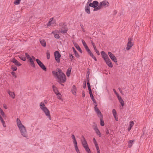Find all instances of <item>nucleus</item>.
I'll return each mask as SVG.
<instances>
[{
    "label": "nucleus",
    "mask_w": 153,
    "mask_h": 153,
    "mask_svg": "<svg viewBox=\"0 0 153 153\" xmlns=\"http://www.w3.org/2000/svg\"><path fill=\"white\" fill-rule=\"evenodd\" d=\"M109 3L107 0H105L101 1L99 3L98 2L96 1H93L92 3H90L89 6L94 8V11H97L100 10L103 8H106L109 6Z\"/></svg>",
    "instance_id": "obj_1"
},
{
    "label": "nucleus",
    "mask_w": 153,
    "mask_h": 153,
    "mask_svg": "<svg viewBox=\"0 0 153 153\" xmlns=\"http://www.w3.org/2000/svg\"><path fill=\"white\" fill-rule=\"evenodd\" d=\"M52 74L58 82L60 84L65 82L66 80V78L65 74L60 69H57L56 71H53Z\"/></svg>",
    "instance_id": "obj_2"
},
{
    "label": "nucleus",
    "mask_w": 153,
    "mask_h": 153,
    "mask_svg": "<svg viewBox=\"0 0 153 153\" xmlns=\"http://www.w3.org/2000/svg\"><path fill=\"white\" fill-rule=\"evenodd\" d=\"M16 124L21 135L24 137L27 138L28 134L26 128L19 118L16 119Z\"/></svg>",
    "instance_id": "obj_3"
},
{
    "label": "nucleus",
    "mask_w": 153,
    "mask_h": 153,
    "mask_svg": "<svg viewBox=\"0 0 153 153\" xmlns=\"http://www.w3.org/2000/svg\"><path fill=\"white\" fill-rule=\"evenodd\" d=\"M26 56L27 57L29 62H30L31 66L33 68H35V65L33 60L30 55L27 53H25Z\"/></svg>",
    "instance_id": "obj_4"
},
{
    "label": "nucleus",
    "mask_w": 153,
    "mask_h": 153,
    "mask_svg": "<svg viewBox=\"0 0 153 153\" xmlns=\"http://www.w3.org/2000/svg\"><path fill=\"white\" fill-rule=\"evenodd\" d=\"M54 55L56 60L58 63H59L60 61V58L61 56L60 53L59 51H56L55 52Z\"/></svg>",
    "instance_id": "obj_5"
},
{
    "label": "nucleus",
    "mask_w": 153,
    "mask_h": 153,
    "mask_svg": "<svg viewBox=\"0 0 153 153\" xmlns=\"http://www.w3.org/2000/svg\"><path fill=\"white\" fill-rule=\"evenodd\" d=\"M36 62L40 67L45 71H46V68L44 65L39 59H37Z\"/></svg>",
    "instance_id": "obj_6"
},
{
    "label": "nucleus",
    "mask_w": 153,
    "mask_h": 153,
    "mask_svg": "<svg viewBox=\"0 0 153 153\" xmlns=\"http://www.w3.org/2000/svg\"><path fill=\"white\" fill-rule=\"evenodd\" d=\"M42 111L44 112L45 115L47 117L49 120H51L50 112L48 108L43 110Z\"/></svg>",
    "instance_id": "obj_7"
},
{
    "label": "nucleus",
    "mask_w": 153,
    "mask_h": 153,
    "mask_svg": "<svg viewBox=\"0 0 153 153\" xmlns=\"http://www.w3.org/2000/svg\"><path fill=\"white\" fill-rule=\"evenodd\" d=\"M108 53L110 58L113 61L115 62H117V60L116 58L111 52H109Z\"/></svg>",
    "instance_id": "obj_8"
},
{
    "label": "nucleus",
    "mask_w": 153,
    "mask_h": 153,
    "mask_svg": "<svg viewBox=\"0 0 153 153\" xmlns=\"http://www.w3.org/2000/svg\"><path fill=\"white\" fill-rule=\"evenodd\" d=\"M128 40L129 41L127 44V47L126 48L127 50H129L133 45V44L131 42V39L128 38Z\"/></svg>",
    "instance_id": "obj_9"
},
{
    "label": "nucleus",
    "mask_w": 153,
    "mask_h": 153,
    "mask_svg": "<svg viewBox=\"0 0 153 153\" xmlns=\"http://www.w3.org/2000/svg\"><path fill=\"white\" fill-rule=\"evenodd\" d=\"M101 54L102 55V58L105 61V60H107L109 58L108 55L103 51H102L101 52Z\"/></svg>",
    "instance_id": "obj_10"
},
{
    "label": "nucleus",
    "mask_w": 153,
    "mask_h": 153,
    "mask_svg": "<svg viewBox=\"0 0 153 153\" xmlns=\"http://www.w3.org/2000/svg\"><path fill=\"white\" fill-rule=\"evenodd\" d=\"M56 24V21L53 20V18H52L50 19V21L47 24L48 26H54Z\"/></svg>",
    "instance_id": "obj_11"
},
{
    "label": "nucleus",
    "mask_w": 153,
    "mask_h": 153,
    "mask_svg": "<svg viewBox=\"0 0 153 153\" xmlns=\"http://www.w3.org/2000/svg\"><path fill=\"white\" fill-rule=\"evenodd\" d=\"M46 104V102L45 101L44 102H41L40 103L39 106H40V108L42 110H44V109H45L46 108H47L46 106H45V104Z\"/></svg>",
    "instance_id": "obj_12"
},
{
    "label": "nucleus",
    "mask_w": 153,
    "mask_h": 153,
    "mask_svg": "<svg viewBox=\"0 0 153 153\" xmlns=\"http://www.w3.org/2000/svg\"><path fill=\"white\" fill-rule=\"evenodd\" d=\"M68 30L67 28L65 25H63V27L59 30V31L62 33H66Z\"/></svg>",
    "instance_id": "obj_13"
},
{
    "label": "nucleus",
    "mask_w": 153,
    "mask_h": 153,
    "mask_svg": "<svg viewBox=\"0 0 153 153\" xmlns=\"http://www.w3.org/2000/svg\"><path fill=\"white\" fill-rule=\"evenodd\" d=\"M112 112L115 119L116 121H118V118L117 116L116 111L115 109H113L112 110Z\"/></svg>",
    "instance_id": "obj_14"
},
{
    "label": "nucleus",
    "mask_w": 153,
    "mask_h": 153,
    "mask_svg": "<svg viewBox=\"0 0 153 153\" xmlns=\"http://www.w3.org/2000/svg\"><path fill=\"white\" fill-rule=\"evenodd\" d=\"M105 61L108 66L111 68H112L113 67V65L112 63L109 59L105 60Z\"/></svg>",
    "instance_id": "obj_15"
},
{
    "label": "nucleus",
    "mask_w": 153,
    "mask_h": 153,
    "mask_svg": "<svg viewBox=\"0 0 153 153\" xmlns=\"http://www.w3.org/2000/svg\"><path fill=\"white\" fill-rule=\"evenodd\" d=\"M82 43L84 46V47L85 48V49L88 52V53L89 52H90L91 51H90V50L88 48V46L87 45H86V43H85V41L84 40H82Z\"/></svg>",
    "instance_id": "obj_16"
},
{
    "label": "nucleus",
    "mask_w": 153,
    "mask_h": 153,
    "mask_svg": "<svg viewBox=\"0 0 153 153\" xmlns=\"http://www.w3.org/2000/svg\"><path fill=\"white\" fill-rule=\"evenodd\" d=\"M11 61L17 66H19L21 65V64L14 58L12 59Z\"/></svg>",
    "instance_id": "obj_17"
},
{
    "label": "nucleus",
    "mask_w": 153,
    "mask_h": 153,
    "mask_svg": "<svg viewBox=\"0 0 153 153\" xmlns=\"http://www.w3.org/2000/svg\"><path fill=\"white\" fill-rule=\"evenodd\" d=\"M94 130L96 133V134L99 136V137H101V134L100 132L99 131V129L97 127H95L94 128Z\"/></svg>",
    "instance_id": "obj_18"
},
{
    "label": "nucleus",
    "mask_w": 153,
    "mask_h": 153,
    "mask_svg": "<svg viewBox=\"0 0 153 153\" xmlns=\"http://www.w3.org/2000/svg\"><path fill=\"white\" fill-rule=\"evenodd\" d=\"M82 143L84 147L88 146L87 142L84 137H83V139L82 140Z\"/></svg>",
    "instance_id": "obj_19"
},
{
    "label": "nucleus",
    "mask_w": 153,
    "mask_h": 153,
    "mask_svg": "<svg viewBox=\"0 0 153 153\" xmlns=\"http://www.w3.org/2000/svg\"><path fill=\"white\" fill-rule=\"evenodd\" d=\"M8 93L12 98L14 99L15 98V94L13 92L9 91H8Z\"/></svg>",
    "instance_id": "obj_20"
},
{
    "label": "nucleus",
    "mask_w": 153,
    "mask_h": 153,
    "mask_svg": "<svg viewBox=\"0 0 153 153\" xmlns=\"http://www.w3.org/2000/svg\"><path fill=\"white\" fill-rule=\"evenodd\" d=\"M90 7L89 5L86 6L85 7V12L88 14L90 13Z\"/></svg>",
    "instance_id": "obj_21"
},
{
    "label": "nucleus",
    "mask_w": 153,
    "mask_h": 153,
    "mask_svg": "<svg viewBox=\"0 0 153 153\" xmlns=\"http://www.w3.org/2000/svg\"><path fill=\"white\" fill-rule=\"evenodd\" d=\"M134 124V123L133 121H131L129 122V126L128 128V131H129L131 129L132 127L133 126Z\"/></svg>",
    "instance_id": "obj_22"
},
{
    "label": "nucleus",
    "mask_w": 153,
    "mask_h": 153,
    "mask_svg": "<svg viewBox=\"0 0 153 153\" xmlns=\"http://www.w3.org/2000/svg\"><path fill=\"white\" fill-rule=\"evenodd\" d=\"M76 86L74 85H73L71 89V91L72 93L74 95H75L76 93Z\"/></svg>",
    "instance_id": "obj_23"
},
{
    "label": "nucleus",
    "mask_w": 153,
    "mask_h": 153,
    "mask_svg": "<svg viewBox=\"0 0 153 153\" xmlns=\"http://www.w3.org/2000/svg\"><path fill=\"white\" fill-rule=\"evenodd\" d=\"M40 43L42 46L44 47L46 46V43L45 41L43 39H40Z\"/></svg>",
    "instance_id": "obj_24"
},
{
    "label": "nucleus",
    "mask_w": 153,
    "mask_h": 153,
    "mask_svg": "<svg viewBox=\"0 0 153 153\" xmlns=\"http://www.w3.org/2000/svg\"><path fill=\"white\" fill-rule=\"evenodd\" d=\"M52 88L53 91L56 94L59 93L58 89L55 85H53Z\"/></svg>",
    "instance_id": "obj_25"
},
{
    "label": "nucleus",
    "mask_w": 153,
    "mask_h": 153,
    "mask_svg": "<svg viewBox=\"0 0 153 153\" xmlns=\"http://www.w3.org/2000/svg\"><path fill=\"white\" fill-rule=\"evenodd\" d=\"M134 141V140H130L128 141V146L129 148L131 147L132 146L133 142Z\"/></svg>",
    "instance_id": "obj_26"
},
{
    "label": "nucleus",
    "mask_w": 153,
    "mask_h": 153,
    "mask_svg": "<svg viewBox=\"0 0 153 153\" xmlns=\"http://www.w3.org/2000/svg\"><path fill=\"white\" fill-rule=\"evenodd\" d=\"M120 102V103L121 105L122 106H123L124 105V102L121 97H120L118 99Z\"/></svg>",
    "instance_id": "obj_27"
},
{
    "label": "nucleus",
    "mask_w": 153,
    "mask_h": 153,
    "mask_svg": "<svg viewBox=\"0 0 153 153\" xmlns=\"http://www.w3.org/2000/svg\"><path fill=\"white\" fill-rule=\"evenodd\" d=\"M88 54L90 55V56L92 57V58L95 61H97V59L94 56L93 54L92 53V52H91V51L90 52H89V53H88Z\"/></svg>",
    "instance_id": "obj_28"
},
{
    "label": "nucleus",
    "mask_w": 153,
    "mask_h": 153,
    "mask_svg": "<svg viewBox=\"0 0 153 153\" xmlns=\"http://www.w3.org/2000/svg\"><path fill=\"white\" fill-rule=\"evenodd\" d=\"M84 148H85V151H86L87 152H88V153H91L90 151V150L88 146L84 147Z\"/></svg>",
    "instance_id": "obj_29"
},
{
    "label": "nucleus",
    "mask_w": 153,
    "mask_h": 153,
    "mask_svg": "<svg viewBox=\"0 0 153 153\" xmlns=\"http://www.w3.org/2000/svg\"><path fill=\"white\" fill-rule=\"evenodd\" d=\"M71 69L70 68H68V69L66 72V75L68 77L70 76L71 72Z\"/></svg>",
    "instance_id": "obj_30"
},
{
    "label": "nucleus",
    "mask_w": 153,
    "mask_h": 153,
    "mask_svg": "<svg viewBox=\"0 0 153 153\" xmlns=\"http://www.w3.org/2000/svg\"><path fill=\"white\" fill-rule=\"evenodd\" d=\"M103 118H100V125L102 126H103L105 125L104 122L103 120Z\"/></svg>",
    "instance_id": "obj_31"
},
{
    "label": "nucleus",
    "mask_w": 153,
    "mask_h": 153,
    "mask_svg": "<svg viewBox=\"0 0 153 153\" xmlns=\"http://www.w3.org/2000/svg\"><path fill=\"white\" fill-rule=\"evenodd\" d=\"M47 57L48 59H50V54L49 51L48 50L47 51Z\"/></svg>",
    "instance_id": "obj_32"
},
{
    "label": "nucleus",
    "mask_w": 153,
    "mask_h": 153,
    "mask_svg": "<svg viewBox=\"0 0 153 153\" xmlns=\"http://www.w3.org/2000/svg\"><path fill=\"white\" fill-rule=\"evenodd\" d=\"M21 0H16L14 2V4L15 5L19 4L20 3Z\"/></svg>",
    "instance_id": "obj_33"
},
{
    "label": "nucleus",
    "mask_w": 153,
    "mask_h": 153,
    "mask_svg": "<svg viewBox=\"0 0 153 153\" xmlns=\"http://www.w3.org/2000/svg\"><path fill=\"white\" fill-rule=\"evenodd\" d=\"M74 45L77 49L78 50L80 48L79 45L76 43H74Z\"/></svg>",
    "instance_id": "obj_34"
},
{
    "label": "nucleus",
    "mask_w": 153,
    "mask_h": 153,
    "mask_svg": "<svg viewBox=\"0 0 153 153\" xmlns=\"http://www.w3.org/2000/svg\"><path fill=\"white\" fill-rule=\"evenodd\" d=\"M97 114L98 117H99L100 118H103L102 115L100 111L97 113Z\"/></svg>",
    "instance_id": "obj_35"
},
{
    "label": "nucleus",
    "mask_w": 153,
    "mask_h": 153,
    "mask_svg": "<svg viewBox=\"0 0 153 153\" xmlns=\"http://www.w3.org/2000/svg\"><path fill=\"white\" fill-rule=\"evenodd\" d=\"M0 113L2 116L3 117H4V116H5V117H6V116L5 115L4 112H3L2 109L0 110Z\"/></svg>",
    "instance_id": "obj_36"
},
{
    "label": "nucleus",
    "mask_w": 153,
    "mask_h": 153,
    "mask_svg": "<svg viewBox=\"0 0 153 153\" xmlns=\"http://www.w3.org/2000/svg\"><path fill=\"white\" fill-rule=\"evenodd\" d=\"M11 69L13 71H15L17 69V68L15 66L12 65L11 66Z\"/></svg>",
    "instance_id": "obj_37"
},
{
    "label": "nucleus",
    "mask_w": 153,
    "mask_h": 153,
    "mask_svg": "<svg viewBox=\"0 0 153 153\" xmlns=\"http://www.w3.org/2000/svg\"><path fill=\"white\" fill-rule=\"evenodd\" d=\"M94 109L96 112V113H97L100 111L99 109L97 108L96 106H95L94 107Z\"/></svg>",
    "instance_id": "obj_38"
},
{
    "label": "nucleus",
    "mask_w": 153,
    "mask_h": 153,
    "mask_svg": "<svg viewBox=\"0 0 153 153\" xmlns=\"http://www.w3.org/2000/svg\"><path fill=\"white\" fill-rule=\"evenodd\" d=\"M56 95L57 96V98L58 99H61V95L60 93L59 92L56 94Z\"/></svg>",
    "instance_id": "obj_39"
},
{
    "label": "nucleus",
    "mask_w": 153,
    "mask_h": 153,
    "mask_svg": "<svg viewBox=\"0 0 153 153\" xmlns=\"http://www.w3.org/2000/svg\"><path fill=\"white\" fill-rule=\"evenodd\" d=\"M19 57L20 59L23 61H25L26 60V59L25 57H23L22 56H19Z\"/></svg>",
    "instance_id": "obj_40"
},
{
    "label": "nucleus",
    "mask_w": 153,
    "mask_h": 153,
    "mask_svg": "<svg viewBox=\"0 0 153 153\" xmlns=\"http://www.w3.org/2000/svg\"><path fill=\"white\" fill-rule=\"evenodd\" d=\"M74 54L75 56H76V57L78 58H79L80 56L79 54L77 52L76 53H75Z\"/></svg>",
    "instance_id": "obj_41"
},
{
    "label": "nucleus",
    "mask_w": 153,
    "mask_h": 153,
    "mask_svg": "<svg viewBox=\"0 0 153 153\" xmlns=\"http://www.w3.org/2000/svg\"><path fill=\"white\" fill-rule=\"evenodd\" d=\"M54 36L55 37L56 39H59V34H54Z\"/></svg>",
    "instance_id": "obj_42"
},
{
    "label": "nucleus",
    "mask_w": 153,
    "mask_h": 153,
    "mask_svg": "<svg viewBox=\"0 0 153 153\" xmlns=\"http://www.w3.org/2000/svg\"><path fill=\"white\" fill-rule=\"evenodd\" d=\"M69 57L71 61H72L73 59H74V56L71 54H69Z\"/></svg>",
    "instance_id": "obj_43"
},
{
    "label": "nucleus",
    "mask_w": 153,
    "mask_h": 153,
    "mask_svg": "<svg viewBox=\"0 0 153 153\" xmlns=\"http://www.w3.org/2000/svg\"><path fill=\"white\" fill-rule=\"evenodd\" d=\"M73 143L74 146L77 145V142L76 139L74 140H73Z\"/></svg>",
    "instance_id": "obj_44"
},
{
    "label": "nucleus",
    "mask_w": 153,
    "mask_h": 153,
    "mask_svg": "<svg viewBox=\"0 0 153 153\" xmlns=\"http://www.w3.org/2000/svg\"><path fill=\"white\" fill-rule=\"evenodd\" d=\"M1 123H2V125H3V126L4 127H6V124H5V122L4 121V120H2V121H1Z\"/></svg>",
    "instance_id": "obj_45"
},
{
    "label": "nucleus",
    "mask_w": 153,
    "mask_h": 153,
    "mask_svg": "<svg viewBox=\"0 0 153 153\" xmlns=\"http://www.w3.org/2000/svg\"><path fill=\"white\" fill-rule=\"evenodd\" d=\"M11 74L14 76L15 78L16 77V76L15 74V73L14 72H11Z\"/></svg>",
    "instance_id": "obj_46"
},
{
    "label": "nucleus",
    "mask_w": 153,
    "mask_h": 153,
    "mask_svg": "<svg viewBox=\"0 0 153 153\" xmlns=\"http://www.w3.org/2000/svg\"><path fill=\"white\" fill-rule=\"evenodd\" d=\"M87 84L88 87V90H90V89H91V86H90V83L88 82H87Z\"/></svg>",
    "instance_id": "obj_47"
},
{
    "label": "nucleus",
    "mask_w": 153,
    "mask_h": 153,
    "mask_svg": "<svg viewBox=\"0 0 153 153\" xmlns=\"http://www.w3.org/2000/svg\"><path fill=\"white\" fill-rule=\"evenodd\" d=\"M96 148L97 149V153H100V150L99 149V146L96 147Z\"/></svg>",
    "instance_id": "obj_48"
},
{
    "label": "nucleus",
    "mask_w": 153,
    "mask_h": 153,
    "mask_svg": "<svg viewBox=\"0 0 153 153\" xmlns=\"http://www.w3.org/2000/svg\"><path fill=\"white\" fill-rule=\"evenodd\" d=\"M94 145H95V147L98 146V145L97 143V141H94Z\"/></svg>",
    "instance_id": "obj_49"
},
{
    "label": "nucleus",
    "mask_w": 153,
    "mask_h": 153,
    "mask_svg": "<svg viewBox=\"0 0 153 153\" xmlns=\"http://www.w3.org/2000/svg\"><path fill=\"white\" fill-rule=\"evenodd\" d=\"M94 145H95V147L98 146V145L97 143V141H94Z\"/></svg>",
    "instance_id": "obj_50"
},
{
    "label": "nucleus",
    "mask_w": 153,
    "mask_h": 153,
    "mask_svg": "<svg viewBox=\"0 0 153 153\" xmlns=\"http://www.w3.org/2000/svg\"><path fill=\"white\" fill-rule=\"evenodd\" d=\"M91 97V98L92 100L94 102H95V100L94 98V96L93 95H92L91 96H90Z\"/></svg>",
    "instance_id": "obj_51"
},
{
    "label": "nucleus",
    "mask_w": 153,
    "mask_h": 153,
    "mask_svg": "<svg viewBox=\"0 0 153 153\" xmlns=\"http://www.w3.org/2000/svg\"><path fill=\"white\" fill-rule=\"evenodd\" d=\"M115 94H116V95L118 99L119 98L121 97L120 96L119 94L117 93H116Z\"/></svg>",
    "instance_id": "obj_52"
},
{
    "label": "nucleus",
    "mask_w": 153,
    "mask_h": 153,
    "mask_svg": "<svg viewBox=\"0 0 153 153\" xmlns=\"http://www.w3.org/2000/svg\"><path fill=\"white\" fill-rule=\"evenodd\" d=\"M80 26L82 28V31L84 32H85V30L83 27V25H80Z\"/></svg>",
    "instance_id": "obj_53"
},
{
    "label": "nucleus",
    "mask_w": 153,
    "mask_h": 153,
    "mask_svg": "<svg viewBox=\"0 0 153 153\" xmlns=\"http://www.w3.org/2000/svg\"><path fill=\"white\" fill-rule=\"evenodd\" d=\"M89 90V94L90 95V96H91L92 95H93L92 93V91H91V89H90V90Z\"/></svg>",
    "instance_id": "obj_54"
},
{
    "label": "nucleus",
    "mask_w": 153,
    "mask_h": 153,
    "mask_svg": "<svg viewBox=\"0 0 153 153\" xmlns=\"http://www.w3.org/2000/svg\"><path fill=\"white\" fill-rule=\"evenodd\" d=\"M95 51L98 55H100V53H99V51L97 49L95 50Z\"/></svg>",
    "instance_id": "obj_55"
},
{
    "label": "nucleus",
    "mask_w": 153,
    "mask_h": 153,
    "mask_svg": "<svg viewBox=\"0 0 153 153\" xmlns=\"http://www.w3.org/2000/svg\"><path fill=\"white\" fill-rule=\"evenodd\" d=\"M3 106L4 108L5 109H7V107L5 104H4L3 105Z\"/></svg>",
    "instance_id": "obj_56"
},
{
    "label": "nucleus",
    "mask_w": 153,
    "mask_h": 153,
    "mask_svg": "<svg viewBox=\"0 0 153 153\" xmlns=\"http://www.w3.org/2000/svg\"><path fill=\"white\" fill-rule=\"evenodd\" d=\"M74 146L75 150H76H76H78V147L77 146V145Z\"/></svg>",
    "instance_id": "obj_57"
},
{
    "label": "nucleus",
    "mask_w": 153,
    "mask_h": 153,
    "mask_svg": "<svg viewBox=\"0 0 153 153\" xmlns=\"http://www.w3.org/2000/svg\"><path fill=\"white\" fill-rule=\"evenodd\" d=\"M118 89H119V91L120 92V93L122 94H123L122 93V90L120 88H118Z\"/></svg>",
    "instance_id": "obj_58"
},
{
    "label": "nucleus",
    "mask_w": 153,
    "mask_h": 153,
    "mask_svg": "<svg viewBox=\"0 0 153 153\" xmlns=\"http://www.w3.org/2000/svg\"><path fill=\"white\" fill-rule=\"evenodd\" d=\"M106 134H109V132L108 129H106Z\"/></svg>",
    "instance_id": "obj_59"
},
{
    "label": "nucleus",
    "mask_w": 153,
    "mask_h": 153,
    "mask_svg": "<svg viewBox=\"0 0 153 153\" xmlns=\"http://www.w3.org/2000/svg\"><path fill=\"white\" fill-rule=\"evenodd\" d=\"M71 137H72V138L73 139V140L76 139V138H75L74 135V134L72 135Z\"/></svg>",
    "instance_id": "obj_60"
},
{
    "label": "nucleus",
    "mask_w": 153,
    "mask_h": 153,
    "mask_svg": "<svg viewBox=\"0 0 153 153\" xmlns=\"http://www.w3.org/2000/svg\"><path fill=\"white\" fill-rule=\"evenodd\" d=\"M85 96V94L84 91H83L82 94V96L83 97H84Z\"/></svg>",
    "instance_id": "obj_61"
},
{
    "label": "nucleus",
    "mask_w": 153,
    "mask_h": 153,
    "mask_svg": "<svg viewBox=\"0 0 153 153\" xmlns=\"http://www.w3.org/2000/svg\"><path fill=\"white\" fill-rule=\"evenodd\" d=\"M72 49H73V51L74 53H76V51L75 49V48H74V47H73L72 48Z\"/></svg>",
    "instance_id": "obj_62"
},
{
    "label": "nucleus",
    "mask_w": 153,
    "mask_h": 153,
    "mask_svg": "<svg viewBox=\"0 0 153 153\" xmlns=\"http://www.w3.org/2000/svg\"><path fill=\"white\" fill-rule=\"evenodd\" d=\"M0 120L1 121H2V120H4L2 118V117L1 116V115H0Z\"/></svg>",
    "instance_id": "obj_63"
},
{
    "label": "nucleus",
    "mask_w": 153,
    "mask_h": 153,
    "mask_svg": "<svg viewBox=\"0 0 153 153\" xmlns=\"http://www.w3.org/2000/svg\"><path fill=\"white\" fill-rule=\"evenodd\" d=\"M31 57L32 58V59H33V60H35V57L34 56H32Z\"/></svg>",
    "instance_id": "obj_64"
}]
</instances>
